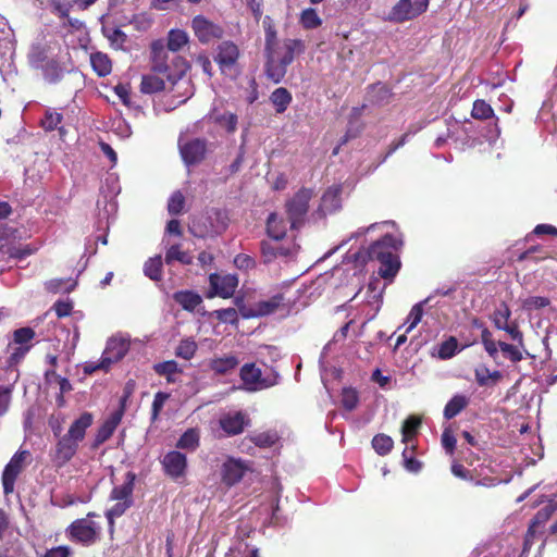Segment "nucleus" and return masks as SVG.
<instances>
[{"mask_svg": "<svg viewBox=\"0 0 557 557\" xmlns=\"http://www.w3.org/2000/svg\"><path fill=\"white\" fill-rule=\"evenodd\" d=\"M114 502H115V504L112 507H110L109 509H107V511H106V518L108 519L110 531H113L114 519L124 515L125 511L128 508H131L134 503V502H128V500H126V502L114 500Z\"/></svg>", "mask_w": 557, "mask_h": 557, "instance_id": "obj_41", "label": "nucleus"}, {"mask_svg": "<svg viewBox=\"0 0 557 557\" xmlns=\"http://www.w3.org/2000/svg\"><path fill=\"white\" fill-rule=\"evenodd\" d=\"M178 148L181 157L187 166L201 162L207 152L206 141L199 138L184 140L181 137L178 139Z\"/></svg>", "mask_w": 557, "mask_h": 557, "instance_id": "obj_13", "label": "nucleus"}, {"mask_svg": "<svg viewBox=\"0 0 557 557\" xmlns=\"http://www.w3.org/2000/svg\"><path fill=\"white\" fill-rule=\"evenodd\" d=\"M287 223L276 213H271L267 221V232L272 239H282L287 232Z\"/></svg>", "mask_w": 557, "mask_h": 557, "instance_id": "obj_23", "label": "nucleus"}, {"mask_svg": "<svg viewBox=\"0 0 557 557\" xmlns=\"http://www.w3.org/2000/svg\"><path fill=\"white\" fill-rule=\"evenodd\" d=\"M342 186H331L322 196L320 210L323 214L333 213L342 207Z\"/></svg>", "mask_w": 557, "mask_h": 557, "instance_id": "obj_21", "label": "nucleus"}, {"mask_svg": "<svg viewBox=\"0 0 557 557\" xmlns=\"http://www.w3.org/2000/svg\"><path fill=\"white\" fill-rule=\"evenodd\" d=\"M29 453L27 450L16 451L2 472V485L5 495L13 493L17 475L25 467V461Z\"/></svg>", "mask_w": 557, "mask_h": 557, "instance_id": "obj_10", "label": "nucleus"}, {"mask_svg": "<svg viewBox=\"0 0 557 557\" xmlns=\"http://www.w3.org/2000/svg\"><path fill=\"white\" fill-rule=\"evenodd\" d=\"M188 42V35L182 29H171L168 34V41L159 39L151 44V69L156 73L165 74L171 82L180 79L188 69V63L181 57H174L172 62L175 66L174 73L170 72L169 51L177 52Z\"/></svg>", "mask_w": 557, "mask_h": 557, "instance_id": "obj_1", "label": "nucleus"}, {"mask_svg": "<svg viewBox=\"0 0 557 557\" xmlns=\"http://www.w3.org/2000/svg\"><path fill=\"white\" fill-rule=\"evenodd\" d=\"M498 346L503 356L512 362H517L522 359V352L518 347L500 341L498 342Z\"/></svg>", "mask_w": 557, "mask_h": 557, "instance_id": "obj_57", "label": "nucleus"}, {"mask_svg": "<svg viewBox=\"0 0 557 557\" xmlns=\"http://www.w3.org/2000/svg\"><path fill=\"white\" fill-rule=\"evenodd\" d=\"M63 121V114L58 112L55 109L47 108L45 110L44 117L40 121L41 127L46 132H52L59 129L60 134L64 133L63 127H61V123Z\"/></svg>", "mask_w": 557, "mask_h": 557, "instance_id": "obj_25", "label": "nucleus"}, {"mask_svg": "<svg viewBox=\"0 0 557 557\" xmlns=\"http://www.w3.org/2000/svg\"><path fill=\"white\" fill-rule=\"evenodd\" d=\"M250 469L248 461L228 457L221 467V476L224 484L232 486L238 483Z\"/></svg>", "mask_w": 557, "mask_h": 557, "instance_id": "obj_15", "label": "nucleus"}, {"mask_svg": "<svg viewBox=\"0 0 557 557\" xmlns=\"http://www.w3.org/2000/svg\"><path fill=\"white\" fill-rule=\"evenodd\" d=\"M511 315V311L506 304H502L493 314V321L495 326L500 330L502 327H507L509 318Z\"/></svg>", "mask_w": 557, "mask_h": 557, "instance_id": "obj_52", "label": "nucleus"}, {"mask_svg": "<svg viewBox=\"0 0 557 557\" xmlns=\"http://www.w3.org/2000/svg\"><path fill=\"white\" fill-rule=\"evenodd\" d=\"M292 304L290 298H286L284 293H277L267 299L259 300L248 310L240 308L244 318L265 317L276 312L286 314Z\"/></svg>", "mask_w": 557, "mask_h": 557, "instance_id": "obj_5", "label": "nucleus"}, {"mask_svg": "<svg viewBox=\"0 0 557 557\" xmlns=\"http://www.w3.org/2000/svg\"><path fill=\"white\" fill-rule=\"evenodd\" d=\"M174 300L188 311H194L202 302L200 295L190 290L176 292Z\"/></svg>", "mask_w": 557, "mask_h": 557, "instance_id": "obj_29", "label": "nucleus"}, {"mask_svg": "<svg viewBox=\"0 0 557 557\" xmlns=\"http://www.w3.org/2000/svg\"><path fill=\"white\" fill-rule=\"evenodd\" d=\"M299 22L305 29H314L321 26L322 20L315 9L307 8L301 11Z\"/></svg>", "mask_w": 557, "mask_h": 557, "instance_id": "obj_42", "label": "nucleus"}, {"mask_svg": "<svg viewBox=\"0 0 557 557\" xmlns=\"http://www.w3.org/2000/svg\"><path fill=\"white\" fill-rule=\"evenodd\" d=\"M12 396V386H0V416L9 409Z\"/></svg>", "mask_w": 557, "mask_h": 557, "instance_id": "obj_63", "label": "nucleus"}, {"mask_svg": "<svg viewBox=\"0 0 557 557\" xmlns=\"http://www.w3.org/2000/svg\"><path fill=\"white\" fill-rule=\"evenodd\" d=\"M37 250L36 247L32 245L25 246H12L9 247L4 252L9 255L10 258L22 260L30 255H33Z\"/></svg>", "mask_w": 557, "mask_h": 557, "instance_id": "obj_54", "label": "nucleus"}, {"mask_svg": "<svg viewBox=\"0 0 557 557\" xmlns=\"http://www.w3.org/2000/svg\"><path fill=\"white\" fill-rule=\"evenodd\" d=\"M102 33L114 49H122L127 36L117 27H103Z\"/></svg>", "mask_w": 557, "mask_h": 557, "instance_id": "obj_43", "label": "nucleus"}, {"mask_svg": "<svg viewBox=\"0 0 557 557\" xmlns=\"http://www.w3.org/2000/svg\"><path fill=\"white\" fill-rule=\"evenodd\" d=\"M469 399L463 395H455L445 406L444 408V417L446 419H453L456 417L463 408L467 407Z\"/></svg>", "mask_w": 557, "mask_h": 557, "instance_id": "obj_37", "label": "nucleus"}, {"mask_svg": "<svg viewBox=\"0 0 557 557\" xmlns=\"http://www.w3.org/2000/svg\"><path fill=\"white\" fill-rule=\"evenodd\" d=\"M92 422L94 416L90 412H84L73 421L67 433L58 440L52 453V460L57 467H63L75 456L79 443L85 438L86 431Z\"/></svg>", "mask_w": 557, "mask_h": 557, "instance_id": "obj_4", "label": "nucleus"}, {"mask_svg": "<svg viewBox=\"0 0 557 557\" xmlns=\"http://www.w3.org/2000/svg\"><path fill=\"white\" fill-rule=\"evenodd\" d=\"M393 444L392 437L385 434H377L372 440L374 450L381 456L388 454L393 448Z\"/></svg>", "mask_w": 557, "mask_h": 557, "instance_id": "obj_48", "label": "nucleus"}, {"mask_svg": "<svg viewBox=\"0 0 557 557\" xmlns=\"http://www.w3.org/2000/svg\"><path fill=\"white\" fill-rule=\"evenodd\" d=\"M153 370L157 374L165 376L169 383L176 382V375L181 372L178 363L174 360L156 363Z\"/></svg>", "mask_w": 557, "mask_h": 557, "instance_id": "obj_34", "label": "nucleus"}, {"mask_svg": "<svg viewBox=\"0 0 557 557\" xmlns=\"http://www.w3.org/2000/svg\"><path fill=\"white\" fill-rule=\"evenodd\" d=\"M431 297H428L426 299L413 305L411 308L407 321H406V332H411L420 322L423 317V306L426 305L430 301Z\"/></svg>", "mask_w": 557, "mask_h": 557, "instance_id": "obj_39", "label": "nucleus"}, {"mask_svg": "<svg viewBox=\"0 0 557 557\" xmlns=\"http://www.w3.org/2000/svg\"><path fill=\"white\" fill-rule=\"evenodd\" d=\"M35 332L30 327H21L14 332V344L18 346H29L28 343L34 338Z\"/></svg>", "mask_w": 557, "mask_h": 557, "instance_id": "obj_60", "label": "nucleus"}, {"mask_svg": "<svg viewBox=\"0 0 557 557\" xmlns=\"http://www.w3.org/2000/svg\"><path fill=\"white\" fill-rule=\"evenodd\" d=\"M401 245L403 240L399 235L387 233L366 251L369 260H377L381 263L379 274L383 278H393L397 274L400 261L395 252Z\"/></svg>", "mask_w": 557, "mask_h": 557, "instance_id": "obj_3", "label": "nucleus"}, {"mask_svg": "<svg viewBox=\"0 0 557 557\" xmlns=\"http://www.w3.org/2000/svg\"><path fill=\"white\" fill-rule=\"evenodd\" d=\"M135 479L136 475L134 473L127 472L124 483L112 488L110 494V500L134 502L133 492Z\"/></svg>", "mask_w": 557, "mask_h": 557, "instance_id": "obj_22", "label": "nucleus"}, {"mask_svg": "<svg viewBox=\"0 0 557 557\" xmlns=\"http://www.w3.org/2000/svg\"><path fill=\"white\" fill-rule=\"evenodd\" d=\"M193 259V256L184 250L180 244H173L168 247L164 261L166 264H172L175 261L182 264H190Z\"/></svg>", "mask_w": 557, "mask_h": 557, "instance_id": "obj_26", "label": "nucleus"}, {"mask_svg": "<svg viewBox=\"0 0 557 557\" xmlns=\"http://www.w3.org/2000/svg\"><path fill=\"white\" fill-rule=\"evenodd\" d=\"M416 17L412 9L411 0L398 1L391 11V18L397 22H403Z\"/></svg>", "mask_w": 557, "mask_h": 557, "instance_id": "obj_30", "label": "nucleus"}, {"mask_svg": "<svg viewBox=\"0 0 557 557\" xmlns=\"http://www.w3.org/2000/svg\"><path fill=\"white\" fill-rule=\"evenodd\" d=\"M193 29L197 38L203 44L210 42L215 38H220L222 35L221 27L200 15L194 17Z\"/></svg>", "mask_w": 557, "mask_h": 557, "instance_id": "obj_19", "label": "nucleus"}, {"mask_svg": "<svg viewBox=\"0 0 557 557\" xmlns=\"http://www.w3.org/2000/svg\"><path fill=\"white\" fill-rule=\"evenodd\" d=\"M129 349V339L123 336H112L107 341L106 348L102 352L104 362L112 367V364L122 360Z\"/></svg>", "mask_w": 557, "mask_h": 557, "instance_id": "obj_16", "label": "nucleus"}, {"mask_svg": "<svg viewBox=\"0 0 557 557\" xmlns=\"http://www.w3.org/2000/svg\"><path fill=\"white\" fill-rule=\"evenodd\" d=\"M162 258L156 256L146 261L144 265V273L152 281L161 280Z\"/></svg>", "mask_w": 557, "mask_h": 557, "instance_id": "obj_44", "label": "nucleus"}, {"mask_svg": "<svg viewBox=\"0 0 557 557\" xmlns=\"http://www.w3.org/2000/svg\"><path fill=\"white\" fill-rule=\"evenodd\" d=\"M197 350V344L191 338H185L182 339L176 347V356L181 357L185 360H189L194 357L195 352Z\"/></svg>", "mask_w": 557, "mask_h": 557, "instance_id": "obj_49", "label": "nucleus"}, {"mask_svg": "<svg viewBox=\"0 0 557 557\" xmlns=\"http://www.w3.org/2000/svg\"><path fill=\"white\" fill-rule=\"evenodd\" d=\"M389 97L391 90L383 83L373 84L367 92L368 101L373 104H383L388 101Z\"/></svg>", "mask_w": 557, "mask_h": 557, "instance_id": "obj_32", "label": "nucleus"}, {"mask_svg": "<svg viewBox=\"0 0 557 557\" xmlns=\"http://www.w3.org/2000/svg\"><path fill=\"white\" fill-rule=\"evenodd\" d=\"M474 376L480 386H494L502 380L503 374L500 371H491L485 366H480L474 370Z\"/></svg>", "mask_w": 557, "mask_h": 557, "instance_id": "obj_24", "label": "nucleus"}, {"mask_svg": "<svg viewBox=\"0 0 557 557\" xmlns=\"http://www.w3.org/2000/svg\"><path fill=\"white\" fill-rule=\"evenodd\" d=\"M263 26H264V40H265L264 49L271 48V47L280 44L277 40L276 30H275L274 26L272 25L269 16H267L264 18Z\"/></svg>", "mask_w": 557, "mask_h": 557, "instance_id": "obj_56", "label": "nucleus"}, {"mask_svg": "<svg viewBox=\"0 0 557 557\" xmlns=\"http://www.w3.org/2000/svg\"><path fill=\"white\" fill-rule=\"evenodd\" d=\"M50 7L53 14L58 15L61 18H69V14L73 7V3L72 1L65 0H51Z\"/></svg>", "mask_w": 557, "mask_h": 557, "instance_id": "obj_55", "label": "nucleus"}, {"mask_svg": "<svg viewBox=\"0 0 557 557\" xmlns=\"http://www.w3.org/2000/svg\"><path fill=\"white\" fill-rule=\"evenodd\" d=\"M458 351H460L458 341L450 336L438 346L437 356L440 359L446 360L454 357Z\"/></svg>", "mask_w": 557, "mask_h": 557, "instance_id": "obj_45", "label": "nucleus"}, {"mask_svg": "<svg viewBox=\"0 0 557 557\" xmlns=\"http://www.w3.org/2000/svg\"><path fill=\"white\" fill-rule=\"evenodd\" d=\"M550 304L547 297L530 296L522 300L521 308L525 311H534L547 307Z\"/></svg>", "mask_w": 557, "mask_h": 557, "instance_id": "obj_51", "label": "nucleus"}, {"mask_svg": "<svg viewBox=\"0 0 557 557\" xmlns=\"http://www.w3.org/2000/svg\"><path fill=\"white\" fill-rule=\"evenodd\" d=\"M305 50V41L293 38H287L282 44L264 49L268 78L275 84L281 83L287 73L288 65L293 63L296 55L304 53Z\"/></svg>", "mask_w": 557, "mask_h": 557, "instance_id": "obj_2", "label": "nucleus"}, {"mask_svg": "<svg viewBox=\"0 0 557 557\" xmlns=\"http://www.w3.org/2000/svg\"><path fill=\"white\" fill-rule=\"evenodd\" d=\"M91 513L87 518L73 521L66 529V536L76 543L85 546L94 544L100 534L101 527L90 519Z\"/></svg>", "mask_w": 557, "mask_h": 557, "instance_id": "obj_8", "label": "nucleus"}, {"mask_svg": "<svg viewBox=\"0 0 557 557\" xmlns=\"http://www.w3.org/2000/svg\"><path fill=\"white\" fill-rule=\"evenodd\" d=\"M90 63L98 76L103 77L111 73V60L106 53L95 52L90 55Z\"/></svg>", "mask_w": 557, "mask_h": 557, "instance_id": "obj_33", "label": "nucleus"}, {"mask_svg": "<svg viewBox=\"0 0 557 557\" xmlns=\"http://www.w3.org/2000/svg\"><path fill=\"white\" fill-rule=\"evenodd\" d=\"M240 377L248 389L258 391L277 384L278 374H274L272 377H263L259 368L253 363H247L240 370Z\"/></svg>", "mask_w": 557, "mask_h": 557, "instance_id": "obj_11", "label": "nucleus"}, {"mask_svg": "<svg viewBox=\"0 0 557 557\" xmlns=\"http://www.w3.org/2000/svg\"><path fill=\"white\" fill-rule=\"evenodd\" d=\"M221 323L236 324L238 322V311L236 308L218 309L210 313Z\"/></svg>", "mask_w": 557, "mask_h": 557, "instance_id": "obj_46", "label": "nucleus"}, {"mask_svg": "<svg viewBox=\"0 0 557 557\" xmlns=\"http://www.w3.org/2000/svg\"><path fill=\"white\" fill-rule=\"evenodd\" d=\"M199 432L196 429H188L177 441L176 447L190 451L196 450L199 446Z\"/></svg>", "mask_w": 557, "mask_h": 557, "instance_id": "obj_38", "label": "nucleus"}, {"mask_svg": "<svg viewBox=\"0 0 557 557\" xmlns=\"http://www.w3.org/2000/svg\"><path fill=\"white\" fill-rule=\"evenodd\" d=\"M358 401H359V397L355 389L345 388L343 391L342 405L346 410H348V411L354 410L357 407Z\"/></svg>", "mask_w": 557, "mask_h": 557, "instance_id": "obj_58", "label": "nucleus"}, {"mask_svg": "<svg viewBox=\"0 0 557 557\" xmlns=\"http://www.w3.org/2000/svg\"><path fill=\"white\" fill-rule=\"evenodd\" d=\"M231 557H259L258 548L250 546L246 541H236L228 550Z\"/></svg>", "mask_w": 557, "mask_h": 557, "instance_id": "obj_36", "label": "nucleus"}, {"mask_svg": "<svg viewBox=\"0 0 557 557\" xmlns=\"http://www.w3.org/2000/svg\"><path fill=\"white\" fill-rule=\"evenodd\" d=\"M165 87L164 81L157 75H144L140 84V90L144 94H154L163 90Z\"/></svg>", "mask_w": 557, "mask_h": 557, "instance_id": "obj_40", "label": "nucleus"}, {"mask_svg": "<svg viewBox=\"0 0 557 557\" xmlns=\"http://www.w3.org/2000/svg\"><path fill=\"white\" fill-rule=\"evenodd\" d=\"M260 249L264 263L275 260L287 263L295 259L299 246L293 242L282 243L281 239H271L261 242Z\"/></svg>", "mask_w": 557, "mask_h": 557, "instance_id": "obj_7", "label": "nucleus"}, {"mask_svg": "<svg viewBox=\"0 0 557 557\" xmlns=\"http://www.w3.org/2000/svg\"><path fill=\"white\" fill-rule=\"evenodd\" d=\"M209 283L212 290L207 294L208 298L214 296L228 298L235 293L238 286V278L234 274L212 273L209 276Z\"/></svg>", "mask_w": 557, "mask_h": 557, "instance_id": "obj_12", "label": "nucleus"}, {"mask_svg": "<svg viewBox=\"0 0 557 557\" xmlns=\"http://www.w3.org/2000/svg\"><path fill=\"white\" fill-rule=\"evenodd\" d=\"M292 99V94L284 87L276 88L270 96V101L274 106L276 113L285 112Z\"/></svg>", "mask_w": 557, "mask_h": 557, "instance_id": "obj_31", "label": "nucleus"}, {"mask_svg": "<svg viewBox=\"0 0 557 557\" xmlns=\"http://www.w3.org/2000/svg\"><path fill=\"white\" fill-rule=\"evenodd\" d=\"M312 197V190L302 188L295 196L287 201L286 212L288 215L289 227L296 230L304 223L308 205Z\"/></svg>", "mask_w": 557, "mask_h": 557, "instance_id": "obj_9", "label": "nucleus"}, {"mask_svg": "<svg viewBox=\"0 0 557 557\" xmlns=\"http://www.w3.org/2000/svg\"><path fill=\"white\" fill-rule=\"evenodd\" d=\"M251 442L261 448H269L272 447L276 441L277 435L275 432H262L250 436Z\"/></svg>", "mask_w": 557, "mask_h": 557, "instance_id": "obj_50", "label": "nucleus"}, {"mask_svg": "<svg viewBox=\"0 0 557 557\" xmlns=\"http://www.w3.org/2000/svg\"><path fill=\"white\" fill-rule=\"evenodd\" d=\"M238 361L234 356L219 358L212 361V369L219 373H225L237 366Z\"/></svg>", "mask_w": 557, "mask_h": 557, "instance_id": "obj_53", "label": "nucleus"}, {"mask_svg": "<svg viewBox=\"0 0 557 557\" xmlns=\"http://www.w3.org/2000/svg\"><path fill=\"white\" fill-rule=\"evenodd\" d=\"M123 417V410H115L110 417L102 423L99 431L111 437L117 425L120 424Z\"/></svg>", "mask_w": 557, "mask_h": 557, "instance_id": "obj_47", "label": "nucleus"}, {"mask_svg": "<svg viewBox=\"0 0 557 557\" xmlns=\"http://www.w3.org/2000/svg\"><path fill=\"white\" fill-rule=\"evenodd\" d=\"M225 216L213 211L205 215L196 216L191 220L188 228L189 232L199 238H206L221 234L226 228Z\"/></svg>", "mask_w": 557, "mask_h": 557, "instance_id": "obj_6", "label": "nucleus"}, {"mask_svg": "<svg viewBox=\"0 0 557 557\" xmlns=\"http://www.w3.org/2000/svg\"><path fill=\"white\" fill-rule=\"evenodd\" d=\"M410 446L406 445L403 451L404 466L407 471L418 473L422 469V463L416 458L408 455Z\"/></svg>", "mask_w": 557, "mask_h": 557, "instance_id": "obj_61", "label": "nucleus"}, {"mask_svg": "<svg viewBox=\"0 0 557 557\" xmlns=\"http://www.w3.org/2000/svg\"><path fill=\"white\" fill-rule=\"evenodd\" d=\"M164 473L174 481L185 478L187 471V458L177 450L165 454L161 460Z\"/></svg>", "mask_w": 557, "mask_h": 557, "instance_id": "obj_14", "label": "nucleus"}, {"mask_svg": "<svg viewBox=\"0 0 557 557\" xmlns=\"http://www.w3.org/2000/svg\"><path fill=\"white\" fill-rule=\"evenodd\" d=\"M234 264L237 269L247 271L255 267L256 261L249 255L239 253L235 257Z\"/></svg>", "mask_w": 557, "mask_h": 557, "instance_id": "obj_62", "label": "nucleus"}, {"mask_svg": "<svg viewBox=\"0 0 557 557\" xmlns=\"http://www.w3.org/2000/svg\"><path fill=\"white\" fill-rule=\"evenodd\" d=\"M471 116L476 120H487L490 117H494V126L493 128L488 129L486 134V139L493 144L495 143L499 135H500V128L498 126V119L494 115V110L492 107L484 100H475L472 107Z\"/></svg>", "mask_w": 557, "mask_h": 557, "instance_id": "obj_17", "label": "nucleus"}, {"mask_svg": "<svg viewBox=\"0 0 557 557\" xmlns=\"http://www.w3.org/2000/svg\"><path fill=\"white\" fill-rule=\"evenodd\" d=\"M72 549L69 546H58L51 549H48L44 557H71Z\"/></svg>", "mask_w": 557, "mask_h": 557, "instance_id": "obj_64", "label": "nucleus"}, {"mask_svg": "<svg viewBox=\"0 0 557 557\" xmlns=\"http://www.w3.org/2000/svg\"><path fill=\"white\" fill-rule=\"evenodd\" d=\"M249 425V418L243 411H231L220 418V426L228 435H237Z\"/></svg>", "mask_w": 557, "mask_h": 557, "instance_id": "obj_18", "label": "nucleus"}, {"mask_svg": "<svg viewBox=\"0 0 557 557\" xmlns=\"http://www.w3.org/2000/svg\"><path fill=\"white\" fill-rule=\"evenodd\" d=\"M44 78L49 84L59 83L64 75V69L60 65L59 61L52 58L49 62L40 67Z\"/></svg>", "mask_w": 557, "mask_h": 557, "instance_id": "obj_28", "label": "nucleus"}, {"mask_svg": "<svg viewBox=\"0 0 557 557\" xmlns=\"http://www.w3.org/2000/svg\"><path fill=\"white\" fill-rule=\"evenodd\" d=\"M185 198L182 193L175 191L169 199L168 210L170 214L176 215L183 211Z\"/></svg>", "mask_w": 557, "mask_h": 557, "instance_id": "obj_59", "label": "nucleus"}, {"mask_svg": "<svg viewBox=\"0 0 557 557\" xmlns=\"http://www.w3.org/2000/svg\"><path fill=\"white\" fill-rule=\"evenodd\" d=\"M52 59L48 48L42 44H35L28 52V62L35 69H40L45 63Z\"/></svg>", "mask_w": 557, "mask_h": 557, "instance_id": "obj_27", "label": "nucleus"}, {"mask_svg": "<svg viewBox=\"0 0 557 557\" xmlns=\"http://www.w3.org/2000/svg\"><path fill=\"white\" fill-rule=\"evenodd\" d=\"M421 424V420L416 416L408 417L401 426L403 443L410 445L413 441L418 429Z\"/></svg>", "mask_w": 557, "mask_h": 557, "instance_id": "obj_35", "label": "nucleus"}, {"mask_svg": "<svg viewBox=\"0 0 557 557\" xmlns=\"http://www.w3.org/2000/svg\"><path fill=\"white\" fill-rule=\"evenodd\" d=\"M238 55L239 51L235 44L231 41H223L218 47L215 61L219 63L221 70L225 72L235 64Z\"/></svg>", "mask_w": 557, "mask_h": 557, "instance_id": "obj_20", "label": "nucleus"}]
</instances>
